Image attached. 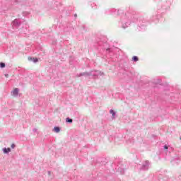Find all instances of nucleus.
<instances>
[{
  "instance_id": "obj_1",
  "label": "nucleus",
  "mask_w": 181,
  "mask_h": 181,
  "mask_svg": "<svg viewBox=\"0 0 181 181\" xmlns=\"http://www.w3.org/2000/svg\"><path fill=\"white\" fill-rule=\"evenodd\" d=\"M18 93H19V90H18V88H15V89L12 91L13 95H18Z\"/></svg>"
},
{
  "instance_id": "obj_2",
  "label": "nucleus",
  "mask_w": 181,
  "mask_h": 181,
  "mask_svg": "<svg viewBox=\"0 0 181 181\" xmlns=\"http://www.w3.org/2000/svg\"><path fill=\"white\" fill-rule=\"evenodd\" d=\"M4 153H9L11 152V148H5L3 149Z\"/></svg>"
},
{
  "instance_id": "obj_3",
  "label": "nucleus",
  "mask_w": 181,
  "mask_h": 181,
  "mask_svg": "<svg viewBox=\"0 0 181 181\" xmlns=\"http://www.w3.org/2000/svg\"><path fill=\"white\" fill-rule=\"evenodd\" d=\"M132 60H133L134 62H138V61L139 60V59L138 58V57L134 56V57H132Z\"/></svg>"
},
{
  "instance_id": "obj_4",
  "label": "nucleus",
  "mask_w": 181,
  "mask_h": 181,
  "mask_svg": "<svg viewBox=\"0 0 181 181\" xmlns=\"http://www.w3.org/2000/svg\"><path fill=\"white\" fill-rule=\"evenodd\" d=\"M66 122H69L70 124H71V122H73V119L67 117L66 119Z\"/></svg>"
},
{
  "instance_id": "obj_5",
  "label": "nucleus",
  "mask_w": 181,
  "mask_h": 181,
  "mask_svg": "<svg viewBox=\"0 0 181 181\" xmlns=\"http://www.w3.org/2000/svg\"><path fill=\"white\" fill-rule=\"evenodd\" d=\"M110 114H112L113 118L115 117V112L114 111V110H110Z\"/></svg>"
},
{
  "instance_id": "obj_6",
  "label": "nucleus",
  "mask_w": 181,
  "mask_h": 181,
  "mask_svg": "<svg viewBox=\"0 0 181 181\" xmlns=\"http://www.w3.org/2000/svg\"><path fill=\"white\" fill-rule=\"evenodd\" d=\"M54 131L55 132H60V128H59V127H54Z\"/></svg>"
},
{
  "instance_id": "obj_7",
  "label": "nucleus",
  "mask_w": 181,
  "mask_h": 181,
  "mask_svg": "<svg viewBox=\"0 0 181 181\" xmlns=\"http://www.w3.org/2000/svg\"><path fill=\"white\" fill-rule=\"evenodd\" d=\"M33 62L34 63H37V62H38L37 58H33Z\"/></svg>"
},
{
  "instance_id": "obj_8",
  "label": "nucleus",
  "mask_w": 181,
  "mask_h": 181,
  "mask_svg": "<svg viewBox=\"0 0 181 181\" xmlns=\"http://www.w3.org/2000/svg\"><path fill=\"white\" fill-rule=\"evenodd\" d=\"M0 67H1V69H4V67H5V63H0Z\"/></svg>"
},
{
  "instance_id": "obj_9",
  "label": "nucleus",
  "mask_w": 181,
  "mask_h": 181,
  "mask_svg": "<svg viewBox=\"0 0 181 181\" xmlns=\"http://www.w3.org/2000/svg\"><path fill=\"white\" fill-rule=\"evenodd\" d=\"M28 60H29V62H33V58H32V57H28Z\"/></svg>"
},
{
  "instance_id": "obj_10",
  "label": "nucleus",
  "mask_w": 181,
  "mask_h": 181,
  "mask_svg": "<svg viewBox=\"0 0 181 181\" xmlns=\"http://www.w3.org/2000/svg\"><path fill=\"white\" fill-rule=\"evenodd\" d=\"M11 148L13 149V148H15V144H11Z\"/></svg>"
},
{
  "instance_id": "obj_11",
  "label": "nucleus",
  "mask_w": 181,
  "mask_h": 181,
  "mask_svg": "<svg viewBox=\"0 0 181 181\" xmlns=\"http://www.w3.org/2000/svg\"><path fill=\"white\" fill-rule=\"evenodd\" d=\"M168 146H164V149H168Z\"/></svg>"
},
{
  "instance_id": "obj_12",
  "label": "nucleus",
  "mask_w": 181,
  "mask_h": 181,
  "mask_svg": "<svg viewBox=\"0 0 181 181\" xmlns=\"http://www.w3.org/2000/svg\"><path fill=\"white\" fill-rule=\"evenodd\" d=\"M6 77H8V75H5Z\"/></svg>"
}]
</instances>
